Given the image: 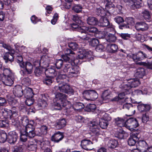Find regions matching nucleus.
I'll return each instance as SVG.
<instances>
[{"mask_svg": "<svg viewBox=\"0 0 152 152\" xmlns=\"http://www.w3.org/2000/svg\"><path fill=\"white\" fill-rule=\"evenodd\" d=\"M33 121H31L25 129H23L20 130V139L23 142H26L27 140V137L29 138L34 137L36 135L35 130V127L33 124Z\"/></svg>", "mask_w": 152, "mask_h": 152, "instance_id": "obj_1", "label": "nucleus"}, {"mask_svg": "<svg viewBox=\"0 0 152 152\" xmlns=\"http://www.w3.org/2000/svg\"><path fill=\"white\" fill-rule=\"evenodd\" d=\"M70 25L72 28L80 33L78 36L82 39L86 41L88 40L93 37V34L88 33L87 32H81L79 31V30L82 26H79L75 23H72Z\"/></svg>", "mask_w": 152, "mask_h": 152, "instance_id": "obj_2", "label": "nucleus"}, {"mask_svg": "<svg viewBox=\"0 0 152 152\" xmlns=\"http://www.w3.org/2000/svg\"><path fill=\"white\" fill-rule=\"evenodd\" d=\"M66 83H59L58 84V86H55V88L57 90L58 89L61 92L65 93L68 94H73L74 91Z\"/></svg>", "mask_w": 152, "mask_h": 152, "instance_id": "obj_3", "label": "nucleus"}, {"mask_svg": "<svg viewBox=\"0 0 152 152\" xmlns=\"http://www.w3.org/2000/svg\"><path fill=\"white\" fill-rule=\"evenodd\" d=\"M125 125V127L128 129H133L139 126L138 120L135 118H130L127 119L126 121Z\"/></svg>", "mask_w": 152, "mask_h": 152, "instance_id": "obj_4", "label": "nucleus"}, {"mask_svg": "<svg viewBox=\"0 0 152 152\" xmlns=\"http://www.w3.org/2000/svg\"><path fill=\"white\" fill-rule=\"evenodd\" d=\"M92 142L88 140L84 139L81 142V145L84 149L87 150H91L93 149Z\"/></svg>", "mask_w": 152, "mask_h": 152, "instance_id": "obj_5", "label": "nucleus"}, {"mask_svg": "<svg viewBox=\"0 0 152 152\" xmlns=\"http://www.w3.org/2000/svg\"><path fill=\"white\" fill-rule=\"evenodd\" d=\"M12 92L15 96L21 97L23 94V91L22 87L20 85H16L13 88Z\"/></svg>", "mask_w": 152, "mask_h": 152, "instance_id": "obj_6", "label": "nucleus"}, {"mask_svg": "<svg viewBox=\"0 0 152 152\" xmlns=\"http://www.w3.org/2000/svg\"><path fill=\"white\" fill-rule=\"evenodd\" d=\"M2 82L4 84L8 86H11L13 83V81L15 78V76L12 77L10 76L0 77Z\"/></svg>", "mask_w": 152, "mask_h": 152, "instance_id": "obj_7", "label": "nucleus"}, {"mask_svg": "<svg viewBox=\"0 0 152 152\" xmlns=\"http://www.w3.org/2000/svg\"><path fill=\"white\" fill-rule=\"evenodd\" d=\"M49 61L47 57L42 56L41 57L39 62L37 61L36 63H37L39 65L45 69L49 66Z\"/></svg>", "mask_w": 152, "mask_h": 152, "instance_id": "obj_8", "label": "nucleus"}, {"mask_svg": "<svg viewBox=\"0 0 152 152\" xmlns=\"http://www.w3.org/2000/svg\"><path fill=\"white\" fill-rule=\"evenodd\" d=\"M18 137L17 134L15 132H10L7 135V140L9 143L14 144L16 142Z\"/></svg>", "mask_w": 152, "mask_h": 152, "instance_id": "obj_9", "label": "nucleus"}, {"mask_svg": "<svg viewBox=\"0 0 152 152\" xmlns=\"http://www.w3.org/2000/svg\"><path fill=\"white\" fill-rule=\"evenodd\" d=\"M126 1L129 2V5L131 8L134 10L135 9L139 8L141 7L142 0H126Z\"/></svg>", "mask_w": 152, "mask_h": 152, "instance_id": "obj_10", "label": "nucleus"}, {"mask_svg": "<svg viewBox=\"0 0 152 152\" xmlns=\"http://www.w3.org/2000/svg\"><path fill=\"white\" fill-rule=\"evenodd\" d=\"M99 120H93L90 122L89 126L90 129L93 132H97L99 129Z\"/></svg>", "mask_w": 152, "mask_h": 152, "instance_id": "obj_11", "label": "nucleus"}, {"mask_svg": "<svg viewBox=\"0 0 152 152\" xmlns=\"http://www.w3.org/2000/svg\"><path fill=\"white\" fill-rule=\"evenodd\" d=\"M15 52L14 50H12L11 52H7L5 53L3 56V58L6 63H7L8 61L11 63L14 61V55Z\"/></svg>", "mask_w": 152, "mask_h": 152, "instance_id": "obj_12", "label": "nucleus"}, {"mask_svg": "<svg viewBox=\"0 0 152 152\" xmlns=\"http://www.w3.org/2000/svg\"><path fill=\"white\" fill-rule=\"evenodd\" d=\"M66 122L64 118L57 120L54 124V127L57 129H60L64 127L66 125Z\"/></svg>", "mask_w": 152, "mask_h": 152, "instance_id": "obj_13", "label": "nucleus"}, {"mask_svg": "<svg viewBox=\"0 0 152 152\" xmlns=\"http://www.w3.org/2000/svg\"><path fill=\"white\" fill-rule=\"evenodd\" d=\"M138 134H132L128 139V145L130 146L134 145L138 140Z\"/></svg>", "mask_w": 152, "mask_h": 152, "instance_id": "obj_14", "label": "nucleus"}, {"mask_svg": "<svg viewBox=\"0 0 152 152\" xmlns=\"http://www.w3.org/2000/svg\"><path fill=\"white\" fill-rule=\"evenodd\" d=\"M135 27L137 30L142 31H146L148 28V25L143 22H137L135 24Z\"/></svg>", "mask_w": 152, "mask_h": 152, "instance_id": "obj_15", "label": "nucleus"}, {"mask_svg": "<svg viewBox=\"0 0 152 152\" xmlns=\"http://www.w3.org/2000/svg\"><path fill=\"white\" fill-rule=\"evenodd\" d=\"M64 137V135L62 133L58 132L54 133L51 137V140L56 142H58L61 140Z\"/></svg>", "mask_w": 152, "mask_h": 152, "instance_id": "obj_16", "label": "nucleus"}, {"mask_svg": "<svg viewBox=\"0 0 152 152\" xmlns=\"http://www.w3.org/2000/svg\"><path fill=\"white\" fill-rule=\"evenodd\" d=\"M79 30L81 32H89L90 34H93V36L94 35L93 34L96 33L98 31L97 29L95 27L88 28L84 26H82Z\"/></svg>", "mask_w": 152, "mask_h": 152, "instance_id": "obj_17", "label": "nucleus"}, {"mask_svg": "<svg viewBox=\"0 0 152 152\" xmlns=\"http://www.w3.org/2000/svg\"><path fill=\"white\" fill-rule=\"evenodd\" d=\"M99 25L101 26H107L108 28H113V25L110 23L109 21L106 18L102 17L99 20Z\"/></svg>", "mask_w": 152, "mask_h": 152, "instance_id": "obj_18", "label": "nucleus"}, {"mask_svg": "<svg viewBox=\"0 0 152 152\" xmlns=\"http://www.w3.org/2000/svg\"><path fill=\"white\" fill-rule=\"evenodd\" d=\"M57 82L58 83H67L69 81V78L66 74H60L56 78Z\"/></svg>", "mask_w": 152, "mask_h": 152, "instance_id": "obj_19", "label": "nucleus"}, {"mask_svg": "<svg viewBox=\"0 0 152 152\" xmlns=\"http://www.w3.org/2000/svg\"><path fill=\"white\" fill-rule=\"evenodd\" d=\"M24 67H21L25 69L24 72L28 74H30L32 72L33 66L29 62H26L23 64Z\"/></svg>", "mask_w": 152, "mask_h": 152, "instance_id": "obj_20", "label": "nucleus"}, {"mask_svg": "<svg viewBox=\"0 0 152 152\" xmlns=\"http://www.w3.org/2000/svg\"><path fill=\"white\" fill-rule=\"evenodd\" d=\"M123 109L126 110H129V113L130 114L128 115H126L131 116L134 114L135 110H134L132 105V104L126 103L124 104L123 105Z\"/></svg>", "mask_w": 152, "mask_h": 152, "instance_id": "obj_21", "label": "nucleus"}, {"mask_svg": "<svg viewBox=\"0 0 152 152\" xmlns=\"http://www.w3.org/2000/svg\"><path fill=\"white\" fill-rule=\"evenodd\" d=\"M151 106L149 104H140L137 106V108L140 112H146L150 110Z\"/></svg>", "mask_w": 152, "mask_h": 152, "instance_id": "obj_22", "label": "nucleus"}, {"mask_svg": "<svg viewBox=\"0 0 152 152\" xmlns=\"http://www.w3.org/2000/svg\"><path fill=\"white\" fill-rule=\"evenodd\" d=\"M137 147L138 149L143 151H145L148 148V145L144 140L139 141L137 144Z\"/></svg>", "mask_w": 152, "mask_h": 152, "instance_id": "obj_23", "label": "nucleus"}, {"mask_svg": "<svg viewBox=\"0 0 152 152\" xmlns=\"http://www.w3.org/2000/svg\"><path fill=\"white\" fill-rule=\"evenodd\" d=\"M86 21L88 24L92 26L96 25L99 23L98 20L96 18L92 16L88 17Z\"/></svg>", "mask_w": 152, "mask_h": 152, "instance_id": "obj_24", "label": "nucleus"}, {"mask_svg": "<svg viewBox=\"0 0 152 152\" xmlns=\"http://www.w3.org/2000/svg\"><path fill=\"white\" fill-rule=\"evenodd\" d=\"M3 73L0 75V77L15 76L12 70L10 68H4L3 69Z\"/></svg>", "mask_w": 152, "mask_h": 152, "instance_id": "obj_25", "label": "nucleus"}, {"mask_svg": "<svg viewBox=\"0 0 152 152\" xmlns=\"http://www.w3.org/2000/svg\"><path fill=\"white\" fill-rule=\"evenodd\" d=\"M23 95L26 99L33 97L34 95L32 89L30 88L25 89L23 91Z\"/></svg>", "mask_w": 152, "mask_h": 152, "instance_id": "obj_26", "label": "nucleus"}, {"mask_svg": "<svg viewBox=\"0 0 152 152\" xmlns=\"http://www.w3.org/2000/svg\"><path fill=\"white\" fill-rule=\"evenodd\" d=\"M106 50L110 53H115L118 49V46L115 44H108L106 48Z\"/></svg>", "mask_w": 152, "mask_h": 152, "instance_id": "obj_27", "label": "nucleus"}, {"mask_svg": "<svg viewBox=\"0 0 152 152\" xmlns=\"http://www.w3.org/2000/svg\"><path fill=\"white\" fill-rule=\"evenodd\" d=\"M45 74L48 75V76H51L52 77L57 75V72L56 71L53 67L48 68L47 69H45Z\"/></svg>", "mask_w": 152, "mask_h": 152, "instance_id": "obj_28", "label": "nucleus"}, {"mask_svg": "<svg viewBox=\"0 0 152 152\" xmlns=\"http://www.w3.org/2000/svg\"><path fill=\"white\" fill-rule=\"evenodd\" d=\"M138 53L136 54H132L130 56L131 57L133 60L136 63V64L140 65H144L146 64V63L144 62H138V61H141L140 58L138 56Z\"/></svg>", "mask_w": 152, "mask_h": 152, "instance_id": "obj_29", "label": "nucleus"}, {"mask_svg": "<svg viewBox=\"0 0 152 152\" xmlns=\"http://www.w3.org/2000/svg\"><path fill=\"white\" fill-rule=\"evenodd\" d=\"M120 87L123 91L125 92L126 94L130 93V89L131 88L129 82L126 84L123 83L121 84Z\"/></svg>", "mask_w": 152, "mask_h": 152, "instance_id": "obj_30", "label": "nucleus"}, {"mask_svg": "<svg viewBox=\"0 0 152 152\" xmlns=\"http://www.w3.org/2000/svg\"><path fill=\"white\" fill-rule=\"evenodd\" d=\"M56 98L55 101L57 100V101L60 102H63L66 99L67 96L64 94L61 93L57 94L55 96Z\"/></svg>", "mask_w": 152, "mask_h": 152, "instance_id": "obj_31", "label": "nucleus"}, {"mask_svg": "<svg viewBox=\"0 0 152 152\" xmlns=\"http://www.w3.org/2000/svg\"><path fill=\"white\" fill-rule=\"evenodd\" d=\"M145 74V70L143 68H140L137 69L134 75L137 78H142Z\"/></svg>", "mask_w": 152, "mask_h": 152, "instance_id": "obj_32", "label": "nucleus"}, {"mask_svg": "<svg viewBox=\"0 0 152 152\" xmlns=\"http://www.w3.org/2000/svg\"><path fill=\"white\" fill-rule=\"evenodd\" d=\"M79 70L80 68L78 66H72L68 73L69 75L73 76L74 75H76L79 73Z\"/></svg>", "mask_w": 152, "mask_h": 152, "instance_id": "obj_33", "label": "nucleus"}, {"mask_svg": "<svg viewBox=\"0 0 152 152\" xmlns=\"http://www.w3.org/2000/svg\"><path fill=\"white\" fill-rule=\"evenodd\" d=\"M72 20L77 23V24H76L78 25L79 26H83V23L81 20V18L79 17L77 15H72ZM75 23L76 24V23Z\"/></svg>", "mask_w": 152, "mask_h": 152, "instance_id": "obj_34", "label": "nucleus"}, {"mask_svg": "<svg viewBox=\"0 0 152 152\" xmlns=\"http://www.w3.org/2000/svg\"><path fill=\"white\" fill-rule=\"evenodd\" d=\"M111 97V92L108 90L104 91L102 96V97L104 101H107L110 99Z\"/></svg>", "mask_w": 152, "mask_h": 152, "instance_id": "obj_35", "label": "nucleus"}, {"mask_svg": "<svg viewBox=\"0 0 152 152\" xmlns=\"http://www.w3.org/2000/svg\"><path fill=\"white\" fill-rule=\"evenodd\" d=\"M96 105L94 104H88L85 108V111L87 112H94L97 110Z\"/></svg>", "mask_w": 152, "mask_h": 152, "instance_id": "obj_36", "label": "nucleus"}, {"mask_svg": "<svg viewBox=\"0 0 152 152\" xmlns=\"http://www.w3.org/2000/svg\"><path fill=\"white\" fill-rule=\"evenodd\" d=\"M128 82L131 88L136 87L140 84L139 81L137 78L131 79Z\"/></svg>", "mask_w": 152, "mask_h": 152, "instance_id": "obj_37", "label": "nucleus"}, {"mask_svg": "<svg viewBox=\"0 0 152 152\" xmlns=\"http://www.w3.org/2000/svg\"><path fill=\"white\" fill-rule=\"evenodd\" d=\"M45 69L42 67H36L34 70V73L37 76H39L45 73Z\"/></svg>", "mask_w": 152, "mask_h": 152, "instance_id": "obj_38", "label": "nucleus"}, {"mask_svg": "<svg viewBox=\"0 0 152 152\" xmlns=\"http://www.w3.org/2000/svg\"><path fill=\"white\" fill-rule=\"evenodd\" d=\"M19 121L22 125L26 128L29 124H30L31 121H29L28 118L26 116H24L21 118Z\"/></svg>", "mask_w": 152, "mask_h": 152, "instance_id": "obj_39", "label": "nucleus"}, {"mask_svg": "<svg viewBox=\"0 0 152 152\" xmlns=\"http://www.w3.org/2000/svg\"><path fill=\"white\" fill-rule=\"evenodd\" d=\"M53 77L51 76H46L43 79V82L44 84L47 85H50L53 82Z\"/></svg>", "mask_w": 152, "mask_h": 152, "instance_id": "obj_40", "label": "nucleus"}, {"mask_svg": "<svg viewBox=\"0 0 152 152\" xmlns=\"http://www.w3.org/2000/svg\"><path fill=\"white\" fill-rule=\"evenodd\" d=\"M115 122L116 124L120 126L124 125L125 126V120L124 119L118 117L115 119Z\"/></svg>", "mask_w": 152, "mask_h": 152, "instance_id": "obj_41", "label": "nucleus"}, {"mask_svg": "<svg viewBox=\"0 0 152 152\" xmlns=\"http://www.w3.org/2000/svg\"><path fill=\"white\" fill-rule=\"evenodd\" d=\"M118 145V141L115 140H110L108 143L107 145L109 148L111 149L116 148Z\"/></svg>", "mask_w": 152, "mask_h": 152, "instance_id": "obj_42", "label": "nucleus"}, {"mask_svg": "<svg viewBox=\"0 0 152 152\" xmlns=\"http://www.w3.org/2000/svg\"><path fill=\"white\" fill-rule=\"evenodd\" d=\"M77 57L79 59H81L86 58L88 57V56L89 55L88 53L86 51H80Z\"/></svg>", "mask_w": 152, "mask_h": 152, "instance_id": "obj_43", "label": "nucleus"}, {"mask_svg": "<svg viewBox=\"0 0 152 152\" xmlns=\"http://www.w3.org/2000/svg\"><path fill=\"white\" fill-rule=\"evenodd\" d=\"M37 104L40 107H42V108L45 107L48 105L46 99H39L38 101Z\"/></svg>", "mask_w": 152, "mask_h": 152, "instance_id": "obj_44", "label": "nucleus"}, {"mask_svg": "<svg viewBox=\"0 0 152 152\" xmlns=\"http://www.w3.org/2000/svg\"><path fill=\"white\" fill-rule=\"evenodd\" d=\"M90 100L94 101L98 98V94L95 90H90Z\"/></svg>", "mask_w": 152, "mask_h": 152, "instance_id": "obj_45", "label": "nucleus"}, {"mask_svg": "<svg viewBox=\"0 0 152 152\" xmlns=\"http://www.w3.org/2000/svg\"><path fill=\"white\" fill-rule=\"evenodd\" d=\"M106 9L110 13H112L115 10V6L113 4L105 5Z\"/></svg>", "mask_w": 152, "mask_h": 152, "instance_id": "obj_46", "label": "nucleus"}, {"mask_svg": "<svg viewBox=\"0 0 152 152\" xmlns=\"http://www.w3.org/2000/svg\"><path fill=\"white\" fill-rule=\"evenodd\" d=\"M82 8L83 7L81 5L75 4L72 7V9L75 12L78 13L82 11Z\"/></svg>", "mask_w": 152, "mask_h": 152, "instance_id": "obj_47", "label": "nucleus"}, {"mask_svg": "<svg viewBox=\"0 0 152 152\" xmlns=\"http://www.w3.org/2000/svg\"><path fill=\"white\" fill-rule=\"evenodd\" d=\"M37 148V145L35 144H28L27 149L29 152H35Z\"/></svg>", "mask_w": 152, "mask_h": 152, "instance_id": "obj_48", "label": "nucleus"}, {"mask_svg": "<svg viewBox=\"0 0 152 152\" xmlns=\"http://www.w3.org/2000/svg\"><path fill=\"white\" fill-rule=\"evenodd\" d=\"M7 134L4 132H2L0 133V142L4 143L7 139Z\"/></svg>", "mask_w": 152, "mask_h": 152, "instance_id": "obj_49", "label": "nucleus"}, {"mask_svg": "<svg viewBox=\"0 0 152 152\" xmlns=\"http://www.w3.org/2000/svg\"><path fill=\"white\" fill-rule=\"evenodd\" d=\"M83 96L85 99L90 100V90H86L83 93Z\"/></svg>", "mask_w": 152, "mask_h": 152, "instance_id": "obj_50", "label": "nucleus"}, {"mask_svg": "<svg viewBox=\"0 0 152 152\" xmlns=\"http://www.w3.org/2000/svg\"><path fill=\"white\" fill-rule=\"evenodd\" d=\"M72 66L71 63H66L64 65V66L63 69V72L65 73H68Z\"/></svg>", "mask_w": 152, "mask_h": 152, "instance_id": "obj_51", "label": "nucleus"}, {"mask_svg": "<svg viewBox=\"0 0 152 152\" xmlns=\"http://www.w3.org/2000/svg\"><path fill=\"white\" fill-rule=\"evenodd\" d=\"M99 40L96 38H92L91 40L89 42V44L92 47H96L99 43Z\"/></svg>", "mask_w": 152, "mask_h": 152, "instance_id": "obj_52", "label": "nucleus"}, {"mask_svg": "<svg viewBox=\"0 0 152 152\" xmlns=\"http://www.w3.org/2000/svg\"><path fill=\"white\" fill-rule=\"evenodd\" d=\"M99 124L100 126L103 129H106L108 124V122L102 119H101V121H99Z\"/></svg>", "mask_w": 152, "mask_h": 152, "instance_id": "obj_53", "label": "nucleus"}, {"mask_svg": "<svg viewBox=\"0 0 152 152\" xmlns=\"http://www.w3.org/2000/svg\"><path fill=\"white\" fill-rule=\"evenodd\" d=\"M143 16L146 20H149L151 18V14L147 10H145L142 12Z\"/></svg>", "mask_w": 152, "mask_h": 152, "instance_id": "obj_54", "label": "nucleus"}, {"mask_svg": "<svg viewBox=\"0 0 152 152\" xmlns=\"http://www.w3.org/2000/svg\"><path fill=\"white\" fill-rule=\"evenodd\" d=\"M74 107L75 109L78 110L83 108L84 107V105L81 102H76L74 105Z\"/></svg>", "mask_w": 152, "mask_h": 152, "instance_id": "obj_55", "label": "nucleus"}, {"mask_svg": "<svg viewBox=\"0 0 152 152\" xmlns=\"http://www.w3.org/2000/svg\"><path fill=\"white\" fill-rule=\"evenodd\" d=\"M16 59L17 61V62L19 63L20 67H24V63L23 61V58L22 56L20 55H18L16 56Z\"/></svg>", "mask_w": 152, "mask_h": 152, "instance_id": "obj_56", "label": "nucleus"}, {"mask_svg": "<svg viewBox=\"0 0 152 152\" xmlns=\"http://www.w3.org/2000/svg\"><path fill=\"white\" fill-rule=\"evenodd\" d=\"M125 21L129 26V25L133 26L135 23L134 19L132 18H126L125 20Z\"/></svg>", "mask_w": 152, "mask_h": 152, "instance_id": "obj_57", "label": "nucleus"}, {"mask_svg": "<svg viewBox=\"0 0 152 152\" xmlns=\"http://www.w3.org/2000/svg\"><path fill=\"white\" fill-rule=\"evenodd\" d=\"M69 47L73 50H76L78 47L77 44L75 42H71L69 43Z\"/></svg>", "mask_w": 152, "mask_h": 152, "instance_id": "obj_58", "label": "nucleus"}, {"mask_svg": "<svg viewBox=\"0 0 152 152\" xmlns=\"http://www.w3.org/2000/svg\"><path fill=\"white\" fill-rule=\"evenodd\" d=\"M125 132L122 130H121L119 132H117L115 134V137L119 139H122L124 137V134Z\"/></svg>", "mask_w": 152, "mask_h": 152, "instance_id": "obj_59", "label": "nucleus"}, {"mask_svg": "<svg viewBox=\"0 0 152 152\" xmlns=\"http://www.w3.org/2000/svg\"><path fill=\"white\" fill-rule=\"evenodd\" d=\"M115 21L118 24L122 23L124 22V20L123 17L120 16H116L114 18Z\"/></svg>", "mask_w": 152, "mask_h": 152, "instance_id": "obj_60", "label": "nucleus"}, {"mask_svg": "<svg viewBox=\"0 0 152 152\" xmlns=\"http://www.w3.org/2000/svg\"><path fill=\"white\" fill-rule=\"evenodd\" d=\"M96 15L102 17L105 15L104 11L102 8H97L96 11Z\"/></svg>", "mask_w": 152, "mask_h": 152, "instance_id": "obj_61", "label": "nucleus"}, {"mask_svg": "<svg viewBox=\"0 0 152 152\" xmlns=\"http://www.w3.org/2000/svg\"><path fill=\"white\" fill-rule=\"evenodd\" d=\"M64 53L65 55L71 57H73L75 55V53L70 49L66 48Z\"/></svg>", "mask_w": 152, "mask_h": 152, "instance_id": "obj_62", "label": "nucleus"}, {"mask_svg": "<svg viewBox=\"0 0 152 152\" xmlns=\"http://www.w3.org/2000/svg\"><path fill=\"white\" fill-rule=\"evenodd\" d=\"M69 56L65 55H63L62 56V58L64 61L69 63H71L72 60V58L69 57Z\"/></svg>", "mask_w": 152, "mask_h": 152, "instance_id": "obj_63", "label": "nucleus"}, {"mask_svg": "<svg viewBox=\"0 0 152 152\" xmlns=\"http://www.w3.org/2000/svg\"><path fill=\"white\" fill-rule=\"evenodd\" d=\"M8 101L9 104L11 106H14L17 103V101L13 98H9Z\"/></svg>", "mask_w": 152, "mask_h": 152, "instance_id": "obj_64", "label": "nucleus"}]
</instances>
